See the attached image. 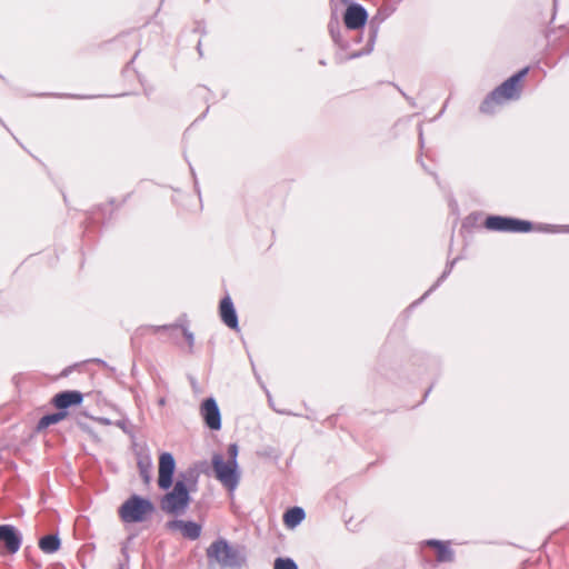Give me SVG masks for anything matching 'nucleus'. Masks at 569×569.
Here are the masks:
<instances>
[{"label": "nucleus", "mask_w": 569, "mask_h": 569, "mask_svg": "<svg viewBox=\"0 0 569 569\" xmlns=\"http://www.w3.org/2000/svg\"><path fill=\"white\" fill-rule=\"evenodd\" d=\"M208 569H241L247 556L241 547H233L227 539L218 538L206 549Z\"/></svg>", "instance_id": "nucleus-1"}, {"label": "nucleus", "mask_w": 569, "mask_h": 569, "mask_svg": "<svg viewBox=\"0 0 569 569\" xmlns=\"http://www.w3.org/2000/svg\"><path fill=\"white\" fill-rule=\"evenodd\" d=\"M483 226L490 231L528 233L530 231L541 232H569V226L535 224L529 220L515 217L490 214L485 219Z\"/></svg>", "instance_id": "nucleus-2"}, {"label": "nucleus", "mask_w": 569, "mask_h": 569, "mask_svg": "<svg viewBox=\"0 0 569 569\" xmlns=\"http://www.w3.org/2000/svg\"><path fill=\"white\" fill-rule=\"evenodd\" d=\"M529 70V67L520 69L489 92L480 103V112L491 114L495 112L496 106L502 103L505 100H518L521 97L522 91L521 82L528 74Z\"/></svg>", "instance_id": "nucleus-3"}, {"label": "nucleus", "mask_w": 569, "mask_h": 569, "mask_svg": "<svg viewBox=\"0 0 569 569\" xmlns=\"http://www.w3.org/2000/svg\"><path fill=\"white\" fill-rule=\"evenodd\" d=\"M188 481L196 482L192 472H190V478H187L184 473L179 475V478L172 486V490L164 493L160 499V508L162 511L174 516L184 513L191 502Z\"/></svg>", "instance_id": "nucleus-4"}, {"label": "nucleus", "mask_w": 569, "mask_h": 569, "mask_svg": "<svg viewBox=\"0 0 569 569\" xmlns=\"http://www.w3.org/2000/svg\"><path fill=\"white\" fill-rule=\"evenodd\" d=\"M396 9H397L396 6L390 4V3L381 6L378 9L377 13L370 19V21L368 23L369 36H368L366 47L362 50L355 51L345 58L340 54H337L336 62L342 63L347 60L358 59L362 56H367V54L371 53L375 48V43L377 41L381 24L383 23L385 20H387L396 11Z\"/></svg>", "instance_id": "nucleus-5"}, {"label": "nucleus", "mask_w": 569, "mask_h": 569, "mask_svg": "<svg viewBox=\"0 0 569 569\" xmlns=\"http://www.w3.org/2000/svg\"><path fill=\"white\" fill-rule=\"evenodd\" d=\"M154 510L149 498L133 493L119 507L118 513L126 523H140L148 520Z\"/></svg>", "instance_id": "nucleus-6"}, {"label": "nucleus", "mask_w": 569, "mask_h": 569, "mask_svg": "<svg viewBox=\"0 0 569 569\" xmlns=\"http://www.w3.org/2000/svg\"><path fill=\"white\" fill-rule=\"evenodd\" d=\"M214 477L230 491H233L240 480L239 465L228 462L220 453H214L211 459Z\"/></svg>", "instance_id": "nucleus-7"}, {"label": "nucleus", "mask_w": 569, "mask_h": 569, "mask_svg": "<svg viewBox=\"0 0 569 569\" xmlns=\"http://www.w3.org/2000/svg\"><path fill=\"white\" fill-rule=\"evenodd\" d=\"M22 533L13 525H0V555H14L22 545Z\"/></svg>", "instance_id": "nucleus-8"}, {"label": "nucleus", "mask_w": 569, "mask_h": 569, "mask_svg": "<svg viewBox=\"0 0 569 569\" xmlns=\"http://www.w3.org/2000/svg\"><path fill=\"white\" fill-rule=\"evenodd\" d=\"M176 459L171 452L159 456L158 486L161 490H169L173 486Z\"/></svg>", "instance_id": "nucleus-9"}, {"label": "nucleus", "mask_w": 569, "mask_h": 569, "mask_svg": "<svg viewBox=\"0 0 569 569\" xmlns=\"http://www.w3.org/2000/svg\"><path fill=\"white\" fill-rule=\"evenodd\" d=\"M200 416L207 428L212 431L221 429V412L217 400L213 397L206 398L200 405Z\"/></svg>", "instance_id": "nucleus-10"}, {"label": "nucleus", "mask_w": 569, "mask_h": 569, "mask_svg": "<svg viewBox=\"0 0 569 569\" xmlns=\"http://www.w3.org/2000/svg\"><path fill=\"white\" fill-rule=\"evenodd\" d=\"M368 22V11L366 8L357 2H351L347 6L343 13V23L347 30H360Z\"/></svg>", "instance_id": "nucleus-11"}, {"label": "nucleus", "mask_w": 569, "mask_h": 569, "mask_svg": "<svg viewBox=\"0 0 569 569\" xmlns=\"http://www.w3.org/2000/svg\"><path fill=\"white\" fill-rule=\"evenodd\" d=\"M169 531L179 530L189 540H197L201 536L202 526L193 520L172 519L166 523Z\"/></svg>", "instance_id": "nucleus-12"}, {"label": "nucleus", "mask_w": 569, "mask_h": 569, "mask_svg": "<svg viewBox=\"0 0 569 569\" xmlns=\"http://www.w3.org/2000/svg\"><path fill=\"white\" fill-rule=\"evenodd\" d=\"M83 401L82 392L78 390H64L56 393L51 400L59 411H68L70 407L80 406Z\"/></svg>", "instance_id": "nucleus-13"}, {"label": "nucleus", "mask_w": 569, "mask_h": 569, "mask_svg": "<svg viewBox=\"0 0 569 569\" xmlns=\"http://www.w3.org/2000/svg\"><path fill=\"white\" fill-rule=\"evenodd\" d=\"M219 315L221 321L230 329H239L238 313L234 308L233 301L229 295L224 296L219 303Z\"/></svg>", "instance_id": "nucleus-14"}, {"label": "nucleus", "mask_w": 569, "mask_h": 569, "mask_svg": "<svg viewBox=\"0 0 569 569\" xmlns=\"http://www.w3.org/2000/svg\"><path fill=\"white\" fill-rule=\"evenodd\" d=\"M426 546H429L436 550V559L438 562H452L455 559L453 550L448 546L447 542L430 539L425 541Z\"/></svg>", "instance_id": "nucleus-15"}, {"label": "nucleus", "mask_w": 569, "mask_h": 569, "mask_svg": "<svg viewBox=\"0 0 569 569\" xmlns=\"http://www.w3.org/2000/svg\"><path fill=\"white\" fill-rule=\"evenodd\" d=\"M459 260V257L452 259L451 261H448L446 263L445 270L440 274V277L437 279V281L423 293L421 298L413 301L408 309H412L417 307L422 300H425L432 291H435L451 273L456 262Z\"/></svg>", "instance_id": "nucleus-16"}, {"label": "nucleus", "mask_w": 569, "mask_h": 569, "mask_svg": "<svg viewBox=\"0 0 569 569\" xmlns=\"http://www.w3.org/2000/svg\"><path fill=\"white\" fill-rule=\"evenodd\" d=\"M60 547L61 540L58 532L44 535L39 539V548L44 553H54Z\"/></svg>", "instance_id": "nucleus-17"}, {"label": "nucleus", "mask_w": 569, "mask_h": 569, "mask_svg": "<svg viewBox=\"0 0 569 569\" xmlns=\"http://www.w3.org/2000/svg\"><path fill=\"white\" fill-rule=\"evenodd\" d=\"M306 518V512L301 507H291L283 515V522L287 528L293 529Z\"/></svg>", "instance_id": "nucleus-18"}, {"label": "nucleus", "mask_w": 569, "mask_h": 569, "mask_svg": "<svg viewBox=\"0 0 569 569\" xmlns=\"http://www.w3.org/2000/svg\"><path fill=\"white\" fill-rule=\"evenodd\" d=\"M67 416L68 411H59L58 409L56 412L47 413L39 419L36 430L40 432L50 426L62 421Z\"/></svg>", "instance_id": "nucleus-19"}, {"label": "nucleus", "mask_w": 569, "mask_h": 569, "mask_svg": "<svg viewBox=\"0 0 569 569\" xmlns=\"http://www.w3.org/2000/svg\"><path fill=\"white\" fill-rule=\"evenodd\" d=\"M183 327H188V319L186 313L181 315L173 325L152 326L151 328L154 332H159L171 331L178 328L183 331Z\"/></svg>", "instance_id": "nucleus-20"}, {"label": "nucleus", "mask_w": 569, "mask_h": 569, "mask_svg": "<svg viewBox=\"0 0 569 569\" xmlns=\"http://www.w3.org/2000/svg\"><path fill=\"white\" fill-rule=\"evenodd\" d=\"M139 475L144 483H149L151 480V461L150 459L138 461Z\"/></svg>", "instance_id": "nucleus-21"}, {"label": "nucleus", "mask_w": 569, "mask_h": 569, "mask_svg": "<svg viewBox=\"0 0 569 569\" xmlns=\"http://www.w3.org/2000/svg\"><path fill=\"white\" fill-rule=\"evenodd\" d=\"M273 569H299L296 561L288 557H278L274 559Z\"/></svg>", "instance_id": "nucleus-22"}, {"label": "nucleus", "mask_w": 569, "mask_h": 569, "mask_svg": "<svg viewBox=\"0 0 569 569\" xmlns=\"http://www.w3.org/2000/svg\"><path fill=\"white\" fill-rule=\"evenodd\" d=\"M330 37L333 43L341 50H347L349 48V41L342 37L341 30L330 33Z\"/></svg>", "instance_id": "nucleus-23"}, {"label": "nucleus", "mask_w": 569, "mask_h": 569, "mask_svg": "<svg viewBox=\"0 0 569 569\" xmlns=\"http://www.w3.org/2000/svg\"><path fill=\"white\" fill-rule=\"evenodd\" d=\"M341 30L339 18L336 11H332L329 22H328V31L330 33H335L336 31Z\"/></svg>", "instance_id": "nucleus-24"}, {"label": "nucleus", "mask_w": 569, "mask_h": 569, "mask_svg": "<svg viewBox=\"0 0 569 569\" xmlns=\"http://www.w3.org/2000/svg\"><path fill=\"white\" fill-rule=\"evenodd\" d=\"M227 453H228V460L227 461L231 462V463H234V465H238V461H237L238 453H239L238 445L237 443H230L228 446Z\"/></svg>", "instance_id": "nucleus-25"}, {"label": "nucleus", "mask_w": 569, "mask_h": 569, "mask_svg": "<svg viewBox=\"0 0 569 569\" xmlns=\"http://www.w3.org/2000/svg\"><path fill=\"white\" fill-rule=\"evenodd\" d=\"M182 335H183L184 339L187 340V343L189 346L190 351H192V348H193V345H194V336H193V333L189 330L188 327H183Z\"/></svg>", "instance_id": "nucleus-26"}, {"label": "nucleus", "mask_w": 569, "mask_h": 569, "mask_svg": "<svg viewBox=\"0 0 569 569\" xmlns=\"http://www.w3.org/2000/svg\"><path fill=\"white\" fill-rule=\"evenodd\" d=\"M117 426L123 430V432H126L127 435H129L131 438H134V435L130 428V423L128 420H119L117 422Z\"/></svg>", "instance_id": "nucleus-27"}, {"label": "nucleus", "mask_w": 569, "mask_h": 569, "mask_svg": "<svg viewBox=\"0 0 569 569\" xmlns=\"http://www.w3.org/2000/svg\"><path fill=\"white\" fill-rule=\"evenodd\" d=\"M122 552H123V555L126 557V562L120 563L117 569H129V565H128L129 556H128V553L126 552L124 549H122Z\"/></svg>", "instance_id": "nucleus-28"}, {"label": "nucleus", "mask_w": 569, "mask_h": 569, "mask_svg": "<svg viewBox=\"0 0 569 569\" xmlns=\"http://www.w3.org/2000/svg\"><path fill=\"white\" fill-rule=\"evenodd\" d=\"M54 96L60 97V98H79V99L91 98V96H76V94H54Z\"/></svg>", "instance_id": "nucleus-29"}, {"label": "nucleus", "mask_w": 569, "mask_h": 569, "mask_svg": "<svg viewBox=\"0 0 569 569\" xmlns=\"http://www.w3.org/2000/svg\"><path fill=\"white\" fill-rule=\"evenodd\" d=\"M190 169H191V173H192L193 179H194V190H196V191H197V193L200 196V188H199L198 181H197V179H196V172H194V170H193L192 168H190Z\"/></svg>", "instance_id": "nucleus-30"}, {"label": "nucleus", "mask_w": 569, "mask_h": 569, "mask_svg": "<svg viewBox=\"0 0 569 569\" xmlns=\"http://www.w3.org/2000/svg\"><path fill=\"white\" fill-rule=\"evenodd\" d=\"M399 91H400V93L406 98V100H407L411 106H413V107L416 106L415 100H413L411 97H408V96H407L402 90H400V89H399Z\"/></svg>", "instance_id": "nucleus-31"}, {"label": "nucleus", "mask_w": 569, "mask_h": 569, "mask_svg": "<svg viewBox=\"0 0 569 569\" xmlns=\"http://www.w3.org/2000/svg\"><path fill=\"white\" fill-rule=\"evenodd\" d=\"M423 134H422V128L421 126L419 127V143H420V147H423Z\"/></svg>", "instance_id": "nucleus-32"}, {"label": "nucleus", "mask_w": 569, "mask_h": 569, "mask_svg": "<svg viewBox=\"0 0 569 569\" xmlns=\"http://www.w3.org/2000/svg\"><path fill=\"white\" fill-rule=\"evenodd\" d=\"M92 361H93V362H97V363H99V365H101V366H107L106 361H104V360H102V359H98V358H97V359H93Z\"/></svg>", "instance_id": "nucleus-33"}, {"label": "nucleus", "mask_w": 569, "mask_h": 569, "mask_svg": "<svg viewBox=\"0 0 569 569\" xmlns=\"http://www.w3.org/2000/svg\"><path fill=\"white\" fill-rule=\"evenodd\" d=\"M430 391H431V387H429V388L426 390V392H425V395H423V399H422V401H425V400L427 399V397H428V395L430 393Z\"/></svg>", "instance_id": "nucleus-34"}, {"label": "nucleus", "mask_w": 569, "mask_h": 569, "mask_svg": "<svg viewBox=\"0 0 569 569\" xmlns=\"http://www.w3.org/2000/svg\"><path fill=\"white\" fill-rule=\"evenodd\" d=\"M197 50H198L199 54L202 56L201 41L198 42Z\"/></svg>", "instance_id": "nucleus-35"}, {"label": "nucleus", "mask_w": 569, "mask_h": 569, "mask_svg": "<svg viewBox=\"0 0 569 569\" xmlns=\"http://www.w3.org/2000/svg\"><path fill=\"white\" fill-rule=\"evenodd\" d=\"M419 161H420L421 166L423 167V169H425L427 172H429V171H428V169H427V168H426V166H425V162H422V160H419Z\"/></svg>", "instance_id": "nucleus-36"}, {"label": "nucleus", "mask_w": 569, "mask_h": 569, "mask_svg": "<svg viewBox=\"0 0 569 569\" xmlns=\"http://www.w3.org/2000/svg\"><path fill=\"white\" fill-rule=\"evenodd\" d=\"M164 402H166L164 398H161V399L159 400V405H161V406H162V405H164Z\"/></svg>", "instance_id": "nucleus-37"}, {"label": "nucleus", "mask_w": 569, "mask_h": 569, "mask_svg": "<svg viewBox=\"0 0 569 569\" xmlns=\"http://www.w3.org/2000/svg\"><path fill=\"white\" fill-rule=\"evenodd\" d=\"M342 2H345V3H348V4H349V3L353 2V0H342Z\"/></svg>", "instance_id": "nucleus-38"}, {"label": "nucleus", "mask_w": 569, "mask_h": 569, "mask_svg": "<svg viewBox=\"0 0 569 569\" xmlns=\"http://www.w3.org/2000/svg\"><path fill=\"white\" fill-rule=\"evenodd\" d=\"M137 54H138V52L134 54V57H133V58H136V57H137ZM133 60H134V59L130 60V62H128V66H129V64H131V63H133Z\"/></svg>", "instance_id": "nucleus-39"}, {"label": "nucleus", "mask_w": 569, "mask_h": 569, "mask_svg": "<svg viewBox=\"0 0 569 569\" xmlns=\"http://www.w3.org/2000/svg\"><path fill=\"white\" fill-rule=\"evenodd\" d=\"M319 63H320L321 66H326V64H327L325 60H320V61H319Z\"/></svg>", "instance_id": "nucleus-40"}, {"label": "nucleus", "mask_w": 569, "mask_h": 569, "mask_svg": "<svg viewBox=\"0 0 569 569\" xmlns=\"http://www.w3.org/2000/svg\"><path fill=\"white\" fill-rule=\"evenodd\" d=\"M360 41H361L360 37L356 38V40H355V42H357V43H359Z\"/></svg>", "instance_id": "nucleus-41"}, {"label": "nucleus", "mask_w": 569, "mask_h": 569, "mask_svg": "<svg viewBox=\"0 0 569 569\" xmlns=\"http://www.w3.org/2000/svg\"><path fill=\"white\" fill-rule=\"evenodd\" d=\"M207 112H209V109H208V108L206 109V111H204V113L202 114V117H204Z\"/></svg>", "instance_id": "nucleus-42"}]
</instances>
